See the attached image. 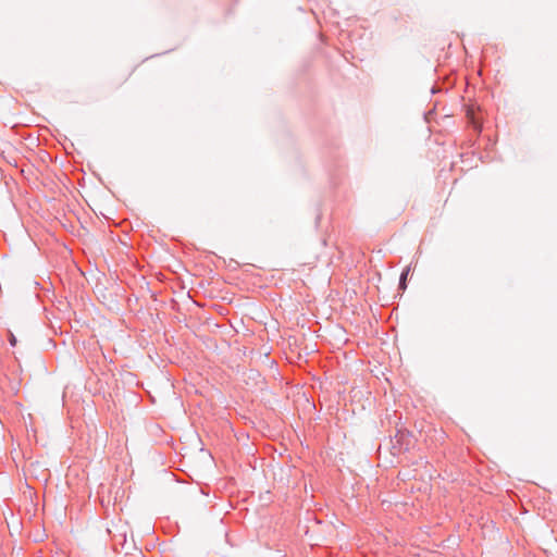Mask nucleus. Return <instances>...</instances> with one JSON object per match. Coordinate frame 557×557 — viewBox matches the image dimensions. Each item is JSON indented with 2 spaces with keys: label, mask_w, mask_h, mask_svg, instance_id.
I'll use <instances>...</instances> for the list:
<instances>
[{
  "label": "nucleus",
  "mask_w": 557,
  "mask_h": 557,
  "mask_svg": "<svg viewBox=\"0 0 557 557\" xmlns=\"http://www.w3.org/2000/svg\"><path fill=\"white\" fill-rule=\"evenodd\" d=\"M10 343H11L12 346H14L15 343H16V339H15V337L13 335L11 336Z\"/></svg>",
  "instance_id": "obj_2"
},
{
  "label": "nucleus",
  "mask_w": 557,
  "mask_h": 557,
  "mask_svg": "<svg viewBox=\"0 0 557 557\" xmlns=\"http://www.w3.org/2000/svg\"><path fill=\"white\" fill-rule=\"evenodd\" d=\"M410 272V265H408L401 273L400 277H399V288L405 290L406 287H407V277H408V274Z\"/></svg>",
  "instance_id": "obj_1"
}]
</instances>
